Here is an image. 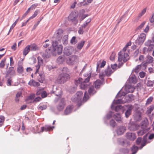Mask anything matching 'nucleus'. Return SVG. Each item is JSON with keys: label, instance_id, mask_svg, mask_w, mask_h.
I'll return each mask as SVG.
<instances>
[{"label": "nucleus", "instance_id": "obj_62", "mask_svg": "<svg viewBox=\"0 0 154 154\" xmlns=\"http://www.w3.org/2000/svg\"><path fill=\"white\" fill-rule=\"evenodd\" d=\"M146 22L144 21L137 28V29H141L144 26Z\"/></svg>", "mask_w": 154, "mask_h": 154}, {"label": "nucleus", "instance_id": "obj_14", "mask_svg": "<svg viewBox=\"0 0 154 154\" xmlns=\"http://www.w3.org/2000/svg\"><path fill=\"white\" fill-rule=\"evenodd\" d=\"M126 136L128 139L131 140H134L136 138L135 134L133 133H127Z\"/></svg>", "mask_w": 154, "mask_h": 154}, {"label": "nucleus", "instance_id": "obj_9", "mask_svg": "<svg viewBox=\"0 0 154 154\" xmlns=\"http://www.w3.org/2000/svg\"><path fill=\"white\" fill-rule=\"evenodd\" d=\"M73 50V48L72 46H66L64 48L63 53L65 55L69 56L72 54Z\"/></svg>", "mask_w": 154, "mask_h": 154}, {"label": "nucleus", "instance_id": "obj_15", "mask_svg": "<svg viewBox=\"0 0 154 154\" xmlns=\"http://www.w3.org/2000/svg\"><path fill=\"white\" fill-rule=\"evenodd\" d=\"M125 127L123 126L119 127L116 131L117 134L118 135L122 134L125 131Z\"/></svg>", "mask_w": 154, "mask_h": 154}, {"label": "nucleus", "instance_id": "obj_33", "mask_svg": "<svg viewBox=\"0 0 154 154\" xmlns=\"http://www.w3.org/2000/svg\"><path fill=\"white\" fill-rule=\"evenodd\" d=\"M85 41H81L80 43L78 44L77 46V48L79 50L81 49L83 47L85 43Z\"/></svg>", "mask_w": 154, "mask_h": 154}, {"label": "nucleus", "instance_id": "obj_46", "mask_svg": "<svg viewBox=\"0 0 154 154\" xmlns=\"http://www.w3.org/2000/svg\"><path fill=\"white\" fill-rule=\"evenodd\" d=\"M39 77L38 78V81L41 83H43L45 79L44 76L42 74H39Z\"/></svg>", "mask_w": 154, "mask_h": 154}, {"label": "nucleus", "instance_id": "obj_36", "mask_svg": "<svg viewBox=\"0 0 154 154\" xmlns=\"http://www.w3.org/2000/svg\"><path fill=\"white\" fill-rule=\"evenodd\" d=\"M29 45L30 51H35L38 49V47L35 44H33Z\"/></svg>", "mask_w": 154, "mask_h": 154}, {"label": "nucleus", "instance_id": "obj_53", "mask_svg": "<svg viewBox=\"0 0 154 154\" xmlns=\"http://www.w3.org/2000/svg\"><path fill=\"white\" fill-rule=\"evenodd\" d=\"M64 59L63 56H60L57 59V61L59 63H62Z\"/></svg>", "mask_w": 154, "mask_h": 154}, {"label": "nucleus", "instance_id": "obj_5", "mask_svg": "<svg viewBox=\"0 0 154 154\" xmlns=\"http://www.w3.org/2000/svg\"><path fill=\"white\" fill-rule=\"evenodd\" d=\"M63 32V31L61 29H59L57 30L53 36L52 41L57 40L58 42H60Z\"/></svg>", "mask_w": 154, "mask_h": 154}, {"label": "nucleus", "instance_id": "obj_13", "mask_svg": "<svg viewBox=\"0 0 154 154\" xmlns=\"http://www.w3.org/2000/svg\"><path fill=\"white\" fill-rule=\"evenodd\" d=\"M102 72L106 76L108 77L110 76L113 72L111 68L109 66H108L107 68L104 70H102Z\"/></svg>", "mask_w": 154, "mask_h": 154}, {"label": "nucleus", "instance_id": "obj_28", "mask_svg": "<svg viewBox=\"0 0 154 154\" xmlns=\"http://www.w3.org/2000/svg\"><path fill=\"white\" fill-rule=\"evenodd\" d=\"M88 93L90 95H93L96 93V91L95 90L94 87L93 86L90 87L88 90Z\"/></svg>", "mask_w": 154, "mask_h": 154}, {"label": "nucleus", "instance_id": "obj_41", "mask_svg": "<svg viewBox=\"0 0 154 154\" xmlns=\"http://www.w3.org/2000/svg\"><path fill=\"white\" fill-rule=\"evenodd\" d=\"M82 98L81 97H78L76 96L72 100L74 102H76L78 103L82 102Z\"/></svg>", "mask_w": 154, "mask_h": 154}, {"label": "nucleus", "instance_id": "obj_8", "mask_svg": "<svg viewBox=\"0 0 154 154\" xmlns=\"http://www.w3.org/2000/svg\"><path fill=\"white\" fill-rule=\"evenodd\" d=\"M14 67H10L8 68L6 72L5 78H7L8 77L11 78L15 75V72L14 69Z\"/></svg>", "mask_w": 154, "mask_h": 154}, {"label": "nucleus", "instance_id": "obj_11", "mask_svg": "<svg viewBox=\"0 0 154 154\" xmlns=\"http://www.w3.org/2000/svg\"><path fill=\"white\" fill-rule=\"evenodd\" d=\"M119 97L116 98L114 100L110 106H114L115 105H118L117 106H122L119 104H124L123 99L118 98Z\"/></svg>", "mask_w": 154, "mask_h": 154}, {"label": "nucleus", "instance_id": "obj_23", "mask_svg": "<svg viewBox=\"0 0 154 154\" xmlns=\"http://www.w3.org/2000/svg\"><path fill=\"white\" fill-rule=\"evenodd\" d=\"M35 96L34 94H31L29 96H28L25 99V101L27 103H31V100H33Z\"/></svg>", "mask_w": 154, "mask_h": 154}, {"label": "nucleus", "instance_id": "obj_29", "mask_svg": "<svg viewBox=\"0 0 154 154\" xmlns=\"http://www.w3.org/2000/svg\"><path fill=\"white\" fill-rule=\"evenodd\" d=\"M102 84V83L101 81L99 79L97 80L94 83V85L95 86V87L96 89L99 88L100 87V85Z\"/></svg>", "mask_w": 154, "mask_h": 154}, {"label": "nucleus", "instance_id": "obj_40", "mask_svg": "<svg viewBox=\"0 0 154 154\" xmlns=\"http://www.w3.org/2000/svg\"><path fill=\"white\" fill-rule=\"evenodd\" d=\"M123 55L124 59L123 61L124 63H125L129 59V55L127 53H123Z\"/></svg>", "mask_w": 154, "mask_h": 154}, {"label": "nucleus", "instance_id": "obj_30", "mask_svg": "<svg viewBox=\"0 0 154 154\" xmlns=\"http://www.w3.org/2000/svg\"><path fill=\"white\" fill-rule=\"evenodd\" d=\"M89 86V85L87 83L82 82L80 85V87L81 89L84 90L87 89Z\"/></svg>", "mask_w": 154, "mask_h": 154}, {"label": "nucleus", "instance_id": "obj_12", "mask_svg": "<svg viewBox=\"0 0 154 154\" xmlns=\"http://www.w3.org/2000/svg\"><path fill=\"white\" fill-rule=\"evenodd\" d=\"M145 45L148 47L149 51H152L154 47V44L151 40H148L145 43Z\"/></svg>", "mask_w": 154, "mask_h": 154}, {"label": "nucleus", "instance_id": "obj_35", "mask_svg": "<svg viewBox=\"0 0 154 154\" xmlns=\"http://www.w3.org/2000/svg\"><path fill=\"white\" fill-rule=\"evenodd\" d=\"M153 61V58L152 56L148 55L146 57V63H152Z\"/></svg>", "mask_w": 154, "mask_h": 154}, {"label": "nucleus", "instance_id": "obj_47", "mask_svg": "<svg viewBox=\"0 0 154 154\" xmlns=\"http://www.w3.org/2000/svg\"><path fill=\"white\" fill-rule=\"evenodd\" d=\"M91 73H89V75L87 77V78H85L84 79H83L82 82L85 83L88 82L90 80V79L91 78Z\"/></svg>", "mask_w": 154, "mask_h": 154}, {"label": "nucleus", "instance_id": "obj_25", "mask_svg": "<svg viewBox=\"0 0 154 154\" xmlns=\"http://www.w3.org/2000/svg\"><path fill=\"white\" fill-rule=\"evenodd\" d=\"M114 118L117 122L120 123L122 122V119L121 118L120 115L119 113H117L114 116Z\"/></svg>", "mask_w": 154, "mask_h": 154}, {"label": "nucleus", "instance_id": "obj_34", "mask_svg": "<svg viewBox=\"0 0 154 154\" xmlns=\"http://www.w3.org/2000/svg\"><path fill=\"white\" fill-rule=\"evenodd\" d=\"M72 106H67L64 112V114L67 115L70 113L72 110Z\"/></svg>", "mask_w": 154, "mask_h": 154}, {"label": "nucleus", "instance_id": "obj_24", "mask_svg": "<svg viewBox=\"0 0 154 154\" xmlns=\"http://www.w3.org/2000/svg\"><path fill=\"white\" fill-rule=\"evenodd\" d=\"M28 85L31 86H36L40 85L38 82H35V80L32 79L28 83Z\"/></svg>", "mask_w": 154, "mask_h": 154}, {"label": "nucleus", "instance_id": "obj_32", "mask_svg": "<svg viewBox=\"0 0 154 154\" xmlns=\"http://www.w3.org/2000/svg\"><path fill=\"white\" fill-rule=\"evenodd\" d=\"M29 45H28L24 48L23 52V55L26 56L30 51Z\"/></svg>", "mask_w": 154, "mask_h": 154}, {"label": "nucleus", "instance_id": "obj_55", "mask_svg": "<svg viewBox=\"0 0 154 154\" xmlns=\"http://www.w3.org/2000/svg\"><path fill=\"white\" fill-rule=\"evenodd\" d=\"M106 76L104 73L102 71L101 73L99 75V77L102 81H104V77Z\"/></svg>", "mask_w": 154, "mask_h": 154}, {"label": "nucleus", "instance_id": "obj_64", "mask_svg": "<svg viewBox=\"0 0 154 154\" xmlns=\"http://www.w3.org/2000/svg\"><path fill=\"white\" fill-rule=\"evenodd\" d=\"M84 27H82V26H81L79 28L78 30V33L80 34H82L83 33L84 31L83 30V28Z\"/></svg>", "mask_w": 154, "mask_h": 154}, {"label": "nucleus", "instance_id": "obj_22", "mask_svg": "<svg viewBox=\"0 0 154 154\" xmlns=\"http://www.w3.org/2000/svg\"><path fill=\"white\" fill-rule=\"evenodd\" d=\"M137 126L135 124L131 123L129 125L128 128L131 131H136L137 129Z\"/></svg>", "mask_w": 154, "mask_h": 154}, {"label": "nucleus", "instance_id": "obj_17", "mask_svg": "<svg viewBox=\"0 0 154 154\" xmlns=\"http://www.w3.org/2000/svg\"><path fill=\"white\" fill-rule=\"evenodd\" d=\"M37 59L38 60V65L37 66H36V69L35 72V73L38 72L40 65L41 64L43 63V61L42 59L40 57H38Z\"/></svg>", "mask_w": 154, "mask_h": 154}, {"label": "nucleus", "instance_id": "obj_45", "mask_svg": "<svg viewBox=\"0 0 154 154\" xmlns=\"http://www.w3.org/2000/svg\"><path fill=\"white\" fill-rule=\"evenodd\" d=\"M17 72L19 74H22L23 72V68L20 65H19L17 68Z\"/></svg>", "mask_w": 154, "mask_h": 154}, {"label": "nucleus", "instance_id": "obj_27", "mask_svg": "<svg viewBox=\"0 0 154 154\" xmlns=\"http://www.w3.org/2000/svg\"><path fill=\"white\" fill-rule=\"evenodd\" d=\"M115 108V110L116 112L121 111L122 113L124 112V106H111V109H113Z\"/></svg>", "mask_w": 154, "mask_h": 154}, {"label": "nucleus", "instance_id": "obj_39", "mask_svg": "<svg viewBox=\"0 0 154 154\" xmlns=\"http://www.w3.org/2000/svg\"><path fill=\"white\" fill-rule=\"evenodd\" d=\"M83 80V79L81 77L79 78L78 79H75L74 81L75 84L76 85H78L79 84H80L82 82V80Z\"/></svg>", "mask_w": 154, "mask_h": 154}, {"label": "nucleus", "instance_id": "obj_10", "mask_svg": "<svg viewBox=\"0 0 154 154\" xmlns=\"http://www.w3.org/2000/svg\"><path fill=\"white\" fill-rule=\"evenodd\" d=\"M51 47L48 48H47L45 53L42 54V56L44 58H48L52 54L53 55Z\"/></svg>", "mask_w": 154, "mask_h": 154}, {"label": "nucleus", "instance_id": "obj_58", "mask_svg": "<svg viewBox=\"0 0 154 154\" xmlns=\"http://www.w3.org/2000/svg\"><path fill=\"white\" fill-rule=\"evenodd\" d=\"M42 100V98L40 97H37L33 100L32 103H35L40 101Z\"/></svg>", "mask_w": 154, "mask_h": 154}, {"label": "nucleus", "instance_id": "obj_20", "mask_svg": "<svg viewBox=\"0 0 154 154\" xmlns=\"http://www.w3.org/2000/svg\"><path fill=\"white\" fill-rule=\"evenodd\" d=\"M134 118L137 121H140L141 119V113L137 110H136V113L135 114Z\"/></svg>", "mask_w": 154, "mask_h": 154}, {"label": "nucleus", "instance_id": "obj_7", "mask_svg": "<svg viewBox=\"0 0 154 154\" xmlns=\"http://www.w3.org/2000/svg\"><path fill=\"white\" fill-rule=\"evenodd\" d=\"M77 58L75 55L71 56L67 58L66 60L67 63L69 65H73L76 63Z\"/></svg>", "mask_w": 154, "mask_h": 154}, {"label": "nucleus", "instance_id": "obj_50", "mask_svg": "<svg viewBox=\"0 0 154 154\" xmlns=\"http://www.w3.org/2000/svg\"><path fill=\"white\" fill-rule=\"evenodd\" d=\"M66 104L65 100L64 98H62L60 100L59 106H65Z\"/></svg>", "mask_w": 154, "mask_h": 154}, {"label": "nucleus", "instance_id": "obj_57", "mask_svg": "<svg viewBox=\"0 0 154 154\" xmlns=\"http://www.w3.org/2000/svg\"><path fill=\"white\" fill-rule=\"evenodd\" d=\"M88 14H82L80 16V21H82L84 19H85L86 17H87L88 16Z\"/></svg>", "mask_w": 154, "mask_h": 154}, {"label": "nucleus", "instance_id": "obj_61", "mask_svg": "<svg viewBox=\"0 0 154 154\" xmlns=\"http://www.w3.org/2000/svg\"><path fill=\"white\" fill-rule=\"evenodd\" d=\"M154 109L153 106H151L148 109L146 112V113L147 114H150L151 113L152 111Z\"/></svg>", "mask_w": 154, "mask_h": 154}, {"label": "nucleus", "instance_id": "obj_43", "mask_svg": "<svg viewBox=\"0 0 154 154\" xmlns=\"http://www.w3.org/2000/svg\"><path fill=\"white\" fill-rule=\"evenodd\" d=\"M19 17L13 23L11 26L10 30H9V31L7 34V35H9L10 32H11V30L13 29V28L15 27L17 23L18 20H19Z\"/></svg>", "mask_w": 154, "mask_h": 154}, {"label": "nucleus", "instance_id": "obj_54", "mask_svg": "<svg viewBox=\"0 0 154 154\" xmlns=\"http://www.w3.org/2000/svg\"><path fill=\"white\" fill-rule=\"evenodd\" d=\"M153 98L152 97H150L148 98L146 100V105H148L150 104L153 100Z\"/></svg>", "mask_w": 154, "mask_h": 154}, {"label": "nucleus", "instance_id": "obj_16", "mask_svg": "<svg viewBox=\"0 0 154 154\" xmlns=\"http://www.w3.org/2000/svg\"><path fill=\"white\" fill-rule=\"evenodd\" d=\"M54 128V126H51L49 125H46L44 127L41 128V132H43L44 131H48L51 130H52L53 128Z\"/></svg>", "mask_w": 154, "mask_h": 154}, {"label": "nucleus", "instance_id": "obj_42", "mask_svg": "<svg viewBox=\"0 0 154 154\" xmlns=\"http://www.w3.org/2000/svg\"><path fill=\"white\" fill-rule=\"evenodd\" d=\"M141 65H138L135 67V68L133 70L132 72H134L136 74L138 73L140 70L141 68Z\"/></svg>", "mask_w": 154, "mask_h": 154}, {"label": "nucleus", "instance_id": "obj_18", "mask_svg": "<svg viewBox=\"0 0 154 154\" xmlns=\"http://www.w3.org/2000/svg\"><path fill=\"white\" fill-rule=\"evenodd\" d=\"M128 81L130 83L134 84L136 83L137 82V80L135 75L132 74V76L128 79Z\"/></svg>", "mask_w": 154, "mask_h": 154}, {"label": "nucleus", "instance_id": "obj_2", "mask_svg": "<svg viewBox=\"0 0 154 154\" xmlns=\"http://www.w3.org/2000/svg\"><path fill=\"white\" fill-rule=\"evenodd\" d=\"M122 96L124 104L126 103H129L134 99V96L132 94H128V95H125V94L123 92L122 94L121 93L120 91L116 95V97H121Z\"/></svg>", "mask_w": 154, "mask_h": 154}, {"label": "nucleus", "instance_id": "obj_48", "mask_svg": "<svg viewBox=\"0 0 154 154\" xmlns=\"http://www.w3.org/2000/svg\"><path fill=\"white\" fill-rule=\"evenodd\" d=\"M77 42V40L76 39L75 36H73L71 39L70 42L72 44H75Z\"/></svg>", "mask_w": 154, "mask_h": 154}, {"label": "nucleus", "instance_id": "obj_37", "mask_svg": "<svg viewBox=\"0 0 154 154\" xmlns=\"http://www.w3.org/2000/svg\"><path fill=\"white\" fill-rule=\"evenodd\" d=\"M123 53L121 51H120L118 53V60L119 62H121L122 60H123L124 57L123 55Z\"/></svg>", "mask_w": 154, "mask_h": 154}, {"label": "nucleus", "instance_id": "obj_4", "mask_svg": "<svg viewBox=\"0 0 154 154\" xmlns=\"http://www.w3.org/2000/svg\"><path fill=\"white\" fill-rule=\"evenodd\" d=\"M78 16V11H72L68 17V19L75 24H76L78 22L77 20Z\"/></svg>", "mask_w": 154, "mask_h": 154}, {"label": "nucleus", "instance_id": "obj_51", "mask_svg": "<svg viewBox=\"0 0 154 154\" xmlns=\"http://www.w3.org/2000/svg\"><path fill=\"white\" fill-rule=\"evenodd\" d=\"M6 58H4L2 60L0 63V68H3L5 66V63L6 60Z\"/></svg>", "mask_w": 154, "mask_h": 154}, {"label": "nucleus", "instance_id": "obj_52", "mask_svg": "<svg viewBox=\"0 0 154 154\" xmlns=\"http://www.w3.org/2000/svg\"><path fill=\"white\" fill-rule=\"evenodd\" d=\"M89 98V96L86 91L85 93L82 100L83 101L86 102Z\"/></svg>", "mask_w": 154, "mask_h": 154}, {"label": "nucleus", "instance_id": "obj_60", "mask_svg": "<svg viewBox=\"0 0 154 154\" xmlns=\"http://www.w3.org/2000/svg\"><path fill=\"white\" fill-rule=\"evenodd\" d=\"M5 118L3 116H0V126H2L4 121Z\"/></svg>", "mask_w": 154, "mask_h": 154}, {"label": "nucleus", "instance_id": "obj_38", "mask_svg": "<svg viewBox=\"0 0 154 154\" xmlns=\"http://www.w3.org/2000/svg\"><path fill=\"white\" fill-rule=\"evenodd\" d=\"M76 87L75 86H70L69 87L68 91L71 94H73L76 91Z\"/></svg>", "mask_w": 154, "mask_h": 154}, {"label": "nucleus", "instance_id": "obj_19", "mask_svg": "<svg viewBox=\"0 0 154 154\" xmlns=\"http://www.w3.org/2000/svg\"><path fill=\"white\" fill-rule=\"evenodd\" d=\"M64 106H56V107L53 108L52 110L55 113L57 114L59 112L62 111L64 109Z\"/></svg>", "mask_w": 154, "mask_h": 154}, {"label": "nucleus", "instance_id": "obj_44", "mask_svg": "<svg viewBox=\"0 0 154 154\" xmlns=\"http://www.w3.org/2000/svg\"><path fill=\"white\" fill-rule=\"evenodd\" d=\"M138 149V147L134 145L131 148V150L132 152V154H135Z\"/></svg>", "mask_w": 154, "mask_h": 154}, {"label": "nucleus", "instance_id": "obj_31", "mask_svg": "<svg viewBox=\"0 0 154 154\" xmlns=\"http://www.w3.org/2000/svg\"><path fill=\"white\" fill-rule=\"evenodd\" d=\"M68 35H65L62 38L63 43L65 45H66L68 43Z\"/></svg>", "mask_w": 154, "mask_h": 154}, {"label": "nucleus", "instance_id": "obj_3", "mask_svg": "<svg viewBox=\"0 0 154 154\" xmlns=\"http://www.w3.org/2000/svg\"><path fill=\"white\" fill-rule=\"evenodd\" d=\"M69 78V75L68 74L66 73H62L57 77L56 82L58 84H64Z\"/></svg>", "mask_w": 154, "mask_h": 154}, {"label": "nucleus", "instance_id": "obj_63", "mask_svg": "<svg viewBox=\"0 0 154 154\" xmlns=\"http://www.w3.org/2000/svg\"><path fill=\"white\" fill-rule=\"evenodd\" d=\"M110 125L111 126L114 127L116 125V122L113 119H112L110 121Z\"/></svg>", "mask_w": 154, "mask_h": 154}, {"label": "nucleus", "instance_id": "obj_21", "mask_svg": "<svg viewBox=\"0 0 154 154\" xmlns=\"http://www.w3.org/2000/svg\"><path fill=\"white\" fill-rule=\"evenodd\" d=\"M106 64V61L103 60L102 62L100 63H100L98 62H97V71L98 72V71H100V69H98L100 68H101L104 67L105 65Z\"/></svg>", "mask_w": 154, "mask_h": 154}, {"label": "nucleus", "instance_id": "obj_56", "mask_svg": "<svg viewBox=\"0 0 154 154\" xmlns=\"http://www.w3.org/2000/svg\"><path fill=\"white\" fill-rule=\"evenodd\" d=\"M39 5L38 4L36 3L32 4L29 8V11L30 10H33L35 9L37 6H38Z\"/></svg>", "mask_w": 154, "mask_h": 154}, {"label": "nucleus", "instance_id": "obj_26", "mask_svg": "<svg viewBox=\"0 0 154 154\" xmlns=\"http://www.w3.org/2000/svg\"><path fill=\"white\" fill-rule=\"evenodd\" d=\"M133 108V106H129L128 109H127L125 112V116L126 118H128L131 114V110Z\"/></svg>", "mask_w": 154, "mask_h": 154}, {"label": "nucleus", "instance_id": "obj_49", "mask_svg": "<svg viewBox=\"0 0 154 154\" xmlns=\"http://www.w3.org/2000/svg\"><path fill=\"white\" fill-rule=\"evenodd\" d=\"M91 19H88L87 20H86L84 24L81 26L82 27L85 28L87 26L88 24L91 21Z\"/></svg>", "mask_w": 154, "mask_h": 154}, {"label": "nucleus", "instance_id": "obj_1", "mask_svg": "<svg viewBox=\"0 0 154 154\" xmlns=\"http://www.w3.org/2000/svg\"><path fill=\"white\" fill-rule=\"evenodd\" d=\"M53 55L56 56L57 54L60 55L63 51V47L62 45L59 44L57 40H53L52 42Z\"/></svg>", "mask_w": 154, "mask_h": 154}, {"label": "nucleus", "instance_id": "obj_59", "mask_svg": "<svg viewBox=\"0 0 154 154\" xmlns=\"http://www.w3.org/2000/svg\"><path fill=\"white\" fill-rule=\"evenodd\" d=\"M29 9H28L27 11L23 15L21 18L20 19V21L22 20L28 14L29 12Z\"/></svg>", "mask_w": 154, "mask_h": 154}, {"label": "nucleus", "instance_id": "obj_6", "mask_svg": "<svg viewBox=\"0 0 154 154\" xmlns=\"http://www.w3.org/2000/svg\"><path fill=\"white\" fill-rule=\"evenodd\" d=\"M146 38V34L144 33H141L137 39L135 41V44L137 45H141L144 42Z\"/></svg>", "mask_w": 154, "mask_h": 154}]
</instances>
